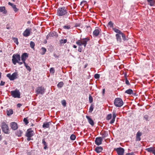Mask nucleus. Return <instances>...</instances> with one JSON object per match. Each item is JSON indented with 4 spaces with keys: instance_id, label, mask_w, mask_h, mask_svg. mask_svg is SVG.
Masks as SVG:
<instances>
[{
    "instance_id": "nucleus-1",
    "label": "nucleus",
    "mask_w": 155,
    "mask_h": 155,
    "mask_svg": "<svg viewBox=\"0 0 155 155\" xmlns=\"http://www.w3.org/2000/svg\"><path fill=\"white\" fill-rule=\"evenodd\" d=\"M68 14L67 8L63 6L60 7L57 9V15L59 16H63Z\"/></svg>"
},
{
    "instance_id": "nucleus-2",
    "label": "nucleus",
    "mask_w": 155,
    "mask_h": 155,
    "mask_svg": "<svg viewBox=\"0 0 155 155\" xmlns=\"http://www.w3.org/2000/svg\"><path fill=\"white\" fill-rule=\"evenodd\" d=\"M90 40L89 38L87 37L78 40L76 42L78 46L84 45V48L86 47L87 43Z\"/></svg>"
},
{
    "instance_id": "nucleus-3",
    "label": "nucleus",
    "mask_w": 155,
    "mask_h": 155,
    "mask_svg": "<svg viewBox=\"0 0 155 155\" xmlns=\"http://www.w3.org/2000/svg\"><path fill=\"white\" fill-rule=\"evenodd\" d=\"M118 155H124V150L123 148L121 147L117 148L115 149ZM133 152L128 153H126L125 155H134Z\"/></svg>"
},
{
    "instance_id": "nucleus-4",
    "label": "nucleus",
    "mask_w": 155,
    "mask_h": 155,
    "mask_svg": "<svg viewBox=\"0 0 155 155\" xmlns=\"http://www.w3.org/2000/svg\"><path fill=\"white\" fill-rule=\"evenodd\" d=\"M1 128L2 131L5 134H9L10 133L8 125L5 122H3L1 124Z\"/></svg>"
},
{
    "instance_id": "nucleus-5",
    "label": "nucleus",
    "mask_w": 155,
    "mask_h": 155,
    "mask_svg": "<svg viewBox=\"0 0 155 155\" xmlns=\"http://www.w3.org/2000/svg\"><path fill=\"white\" fill-rule=\"evenodd\" d=\"M34 134V131L32 130L31 128L28 129L26 132L25 136L28 138L27 140L28 141L30 140L31 139V137H32Z\"/></svg>"
},
{
    "instance_id": "nucleus-6",
    "label": "nucleus",
    "mask_w": 155,
    "mask_h": 155,
    "mask_svg": "<svg viewBox=\"0 0 155 155\" xmlns=\"http://www.w3.org/2000/svg\"><path fill=\"white\" fill-rule=\"evenodd\" d=\"M12 58V61L13 63L15 65L16 64L18 61H21V57L18 54H14Z\"/></svg>"
},
{
    "instance_id": "nucleus-7",
    "label": "nucleus",
    "mask_w": 155,
    "mask_h": 155,
    "mask_svg": "<svg viewBox=\"0 0 155 155\" xmlns=\"http://www.w3.org/2000/svg\"><path fill=\"white\" fill-rule=\"evenodd\" d=\"M123 103L122 99L120 98H117L115 99L114 104L117 107H121L123 105Z\"/></svg>"
},
{
    "instance_id": "nucleus-8",
    "label": "nucleus",
    "mask_w": 155,
    "mask_h": 155,
    "mask_svg": "<svg viewBox=\"0 0 155 155\" xmlns=\"http://www.w3.org/2000/svg\"><path fill=\"white\" fill-rule=\"evenodd\" d=\"M11 92V95L14 98H20V92L17 89L15 91H12Z\"/></svg>"
},
{
    "instance_id": "nucleus-9",
    "label": "nucleus",
    "mask_w": 155,
    "mask_h": 155,
    "mask_svg": "<svg viewBox=\"0 0 155 155\" xmlns=\"http://www.w3.org/2000/svg\"><path fill=\"white\" fill-rule=\"evenodd\" d=\"M45 89L42 86L38 87L35 89L36 93L38 94H43L45 93Z\"/></svg>"
},
{
    "instance_id": "nucleus-10",
    "label": "nucleus",
    "mask_w": 155,
    "mask_h": 155,
    "mask_svg": "<svg viewBox=\"0 0 155 155\" xmlns=\"http://www.w3.org/2000/svg\"><path fill=\"white\" fill-rule=\"evenodd\" d=\"M17 73L15 72L13 73L12 75L10 74H8L7 75V76L10 80L12 81L17 78Z\"/></svg>"
},
{
    "instance_id": "nucleus-11",
    "label": "nucleus",
    "mask_w": 155,
    "mask_h": 155,
    "mask_svg": "<svg viewBox=\"0 0 155 155\" xmlns=\"http://www.w3.org/2000/svg\"><path fill=\"white\" fill-rule=\"evenodd\" d=\"M31 31V28H26L23 34V36L25 37L29 36L30 35Z\"/></svg>"
},
{
    "instance_id": "nucleus-12",
    "label": "nucleus",
    "mask_w": 155,
    "mask_h": 155,
    "mask_svg": "<svg viewBox=\"0 0 155 155\" xmlns=\"http://www.w3.org/2000/svg\"><path fill=\"white\" fill-rule=\"evenodd\" d=\"M103 139L101 137H97L96 138L95 143L97 145H99L101 144Z\"/></svg>"
},
{
    "instance_id": "nucleus-13",
    "label": "nucleus",
    "mask_w": 155,
    "mask_h": 155,
    "mask_svg": "<svg viewBox=\"0 0 155 155\" xmlns=\"http://www.w3.org/2000/svg\"><path fill=\"white\" fill-rule=\"evenodd\" d=\"M28 57V54L26 53H23L21 56V60L22 61H23L24 63H25V61L26 58Z\"/></svg>"
},
{
    "instance_id": "nucleus-14",
    "label": "nucleus",
    "mask_w": 155,
    "mask_h": 155,
    "mask_svg": "<svg viewBox=\"0 0 155 155\" xmlns=\"http://www.w3.org/2000/svg\"><path fill=\"white\" fill-rule=\"evenodd\" d=\"M10 126L12 130H15L18 128V126L17 124L14 122H12L10 124Z\"/></svg>"
},
{
    "instance_id": "nucleus-15",
    "label": "nucleus",
    "mask_w": 155,
    "mask_h": 155,
    "mask_svg": "<svg viewBox=\"0 0 155 155\" xmlns=\"http://www.w3.org/2000/svg\"><path fill=\"white\" fill-rule=\"evenodd\" d=\"M8 5L12 7L15 12H17L18 11V9L16 8V5L15 4L12 3L10 2H9L8 3Z\"/></svg>"
},
{
    "instance_id": "nucleus-16",
    "label": "nucleus",
    "mask_w": 155,
    "mask_h": 155,
    "mask_svg": "<svg viewBox=\"0 0 155 155\" xmlns=\"http://www.w3.org/2000/svg\"><path fill=\"white\" fill-rule=\"evenodd\" d=\"M142 133L141 132L138 131L137 134L136 138V141H140L141 140L140 136L142 135Z\"/></svg>"
},
{
    "instance_id": "nucleus-17",
    "label": "nucleus",
    "mask_w": 155,
    "mask_h": 155,
    "mask_svg": "<svg viewBox=\"0 0 155 155\" xmlns=\"http://www.w3.org/2000/svg\"><path fill=\"white\" fill-rule=\"evenodd\" d=\"M113 118L110 122V124H113L115 121V119L116 117V114L115 111H113L112 112Z\"/></svg>"
},
{
    "instance_id": "nucleus-18",
    "label": "nucleus",
    "mask_w": 155,
    "mask_h": 155,
    "mask_svg": "<svg viewBox=\"0 0 155 155\" xmlns=\"http://www.w3.org/2000/svg\"><path fill=\"white\" fill-rule=\"evenodd\" d=\"M86 118L87 119L89 123L92 126H93L94 124V122L92 119L89 116H86Z\"/></svg>"
},
{
    "instance_id": "nucleus-19",
    "label": "nucleus",
    "mask_w": 155,
    "mask_h": 155,
    "mask_svg": "<svg viewBox=\"0 0 155 155\" xmlns=\"http://www.w3.org/2000/svg\"><path fill=\"white\" fill-rule=\"evenodd\" d=\"M56 33L55 32H50L47 36L46 38L48 39L49 37H53L54 36H56Z\"/></svg>"
},
{
    "instance_id": "nucleus-20",
    "label": "nucleus",
    "mask_w": 155,
    "mask_h": 155,
    "mask_svg": "<svg viewBox=\"0 0 155 155\" xmlns=\"http://www.w3.org/2000/svg\"><path fill=\"white\" fill-rule=\"evenodd\" d=\"M0 12L4 14H6L7 13V11L5 6L0 7Z\"/></svg>"
},
{
    "instance_id": "nucleus-21",
    "label": "nucleus",
    "mask_w": 155,
    "mask_h": 155,
    "mask_svg": "<svg viewBox=\"0 0 155 155\" xmlns=\"http://www.w3.org/2000/svg\"><path fill=\"white\" fill-rule=\"evenodd\" d=\"M100 30V29H95L93 32L94 35L96 37L98 36L99 34Z\"/></svg>"
},
{
    "instance_id": "nucleus-22",
    "label": "nucleus",
    "mask_w": 155,
    "mask_h": 155,
    "mask_svg": "<svg viewBox=\"0 0 155 155\" xmlns=\"http://www.w3.org/2000/svg\"><path fill=\"white\" fill-rule=\"evenodd\" d=\"M23 132L21 130H18L15 132L16 135L19 137L21 136Z\"/></svg>"
},
{
    "instance_id": "nucleus-23",
    "label": "nucleus",
    "mask_w": 155,
    "mask_h": 155,
    "mask_svg": "<svg viewBox=\"0 0 155 155\" xmlns=\"http://www.w3.org/2000/svg\"><path fill=\"white\" fill-rule=\"evenodd\" d=\"M103 149V148L101 147H97L95 149V151L97 153H99L102 152Z\"/></svg>"
},
{
    "instance_id": "nucleus-24",
    "label": "nucleus",
    "mask_w": 155,
    "mask_h": 155,
    "mask_svg": "<svg viewBox=\"0 0 155 155\" xmlns=\"http://www.w3.org/2000/svg\"><path fill=\"white\" fill-rule=\"evenodd\" d=\"M154 147H150L145 149V150L149 152H152L153 153L155 151Z\"/></svg>"
},
{
    "instance_id": "nucleus-25",
    "label": "nucleus",
    "mask_w": 155,
    "mask_h": 155,
    "mask_svg": "<svg viewBox=\"0 0 155 155\" xmlns=\"http://www.w3.org/2000/svg\"><path fill=\"white\" fill-rule=\"evenodd\" d=\"M50 122H46V123H43V124L42 126L44 128H48L49 127L50 124Z\"/></svg>"
},
{
    "instance_id": "nucleus-26",
    "label": "nucleus",
    "mask_w": 155,
    "mask_h": 155,
    "mask_svg": "<svg viewBox=\"0 0 155 155\" xmlns=\"http://www.w3.org/2000/svg\"><path fill=\"white\" fill-rule=\"evenodd\" d=\"M148 4L151 6H153L154 5V2L153 0H147Z\"/></svg>"
},
{
    "instance_id": "nucleus-27",
    "label": "nucleus",
    "mask_w": 155,
    "mask_h": 155,
    "mask_svg": "<svg viewBox=\"0 0 155 155\" xmlns=\"http://www.w3.org/2000/svg\"><path fill=\"white\" fill-rule=\"evenodd\" d=\"M119 34H117L116 35V37L118 41L120 42L121 41V39L120 36L119 35Z\"/></svg>"
},
{
    "instance_id": "nucleus-28",
    "label": "nucleus",
    "mask_w": 155,
    "mask_h": 155,
    "mask_svg": "<svg viewBox=\"0 0 155 155\" xmlns=\"http://www.w3.org/2000/svg\"><path fill=\"white\" fill-rule=\"evenodd\" d=\"M125 93L130 95L133 94V90L131 89H129L126 91Z\"/></svg>"
},
{
    "instance_id": "nucleus-29",
    "label": "nucleus",
    "mask_w": 155,
    "mask_h": 155,
    "mask_svg": "<svg viewBox=\"0 0 155 155\" xmlns=\"http://www.w3.org/2000/svg\"><path fill=\"white\" fill-rule=\"evenodd\" d=\"M42 143L44 145V149H46L47 148V145L46 142L45 141V139H43L42 140Z\"/></svg>"
},
{
    "instance_id": "nucleus-30",
    "label": "nucleus",
    "mask_w": 155,
    "mask_h": 155,
    "mask_svg": "<svg viewBox=\"0 0 155 155\" xmlns=\"http://www.w3.org/2000/svg\"><path fill=\"white\" fill-rule=\"evenodd\" d=\"M7 114L8 116H10L13 114V111L12 109L7 110Z\"/></svg>"
},
{
    "instance_id": "nucleus-31",
    "label": "nucleus",
    "mask_w": 155,
    "mask_h": 155,
    "mask_svg": "<svg viewBox=\"0 0 155 155\" xmlns=\"http://www.w3.org/2000/svg\"><path fill=\"white\" fill-rule=\"evenodd\" d=\"M24 64L25 66L27 69L30 72L31 70V68L30 67V66H28V64H26V63H24Z\"/></svg>"
},
{
    "instance_id": "nucleus-32",
    "label": "nucleus",
    "mask_w": 155,
    "mask_h": 155,
    "mask_svg": "<svg viewBox=\"0 0 155 155\" xmlns=\"http://www.w3.org/2000/svg\"><path fill=\"white\" fill-rule=\"evenodd\" d=\"M113 30L115 32L118 33V34H120L122 32L120 31L115 28H113Z\"/></svg>"
},
{
    "instance_id": "nucleus-33",
    "label": "nucleus",
    "mask_w": 155,
    "mask_h": 155,
    "mask_svg": "<svg viewBox=\"0 0 155 155\" xmlns=\"http://www.w3.org/2000/svg\"><path fill=\"white\" fill-rule=\"evenodd\" d=\"M64 85V83L63 82L61 81L59 83L57 84V86L58 88L62 87Z\"/></svg>"
},
{
    "instance_id": "nucleus-34",
    "label": "nucleus",
    "mask_w": 155,
    "mask_h": 155,
    "mask_svg": "<svg viewBox=\"0 0 155 155\" xmlns=\"http://www.w3.org/2000/svg\"><path fill=\"white\" fill-rule=\"evenodd\" d=\"M12 39L15 43L17 45H18V39L17 38L12 37Z\"/></svg>"
},
{
    "instance_id": "nucleus-35",
    "label": "nucleus",
    "mask_w": 155,
    "mask_h": 155,
    "mask_svg": "<svg viewBox=\"0 0 155 155\" xmlns=\"http://www.w3.org/2000/svg\"><path fill=\"white\" fill-rule=\"evenodd\" d=\"M76 138V136L73 134H72V135H71L70 137V138L71 140H74Z\"/></svg>"
},
{
    "instance_id": "nucleus-36",
    "label": "nucleus",
    "mask_w": 155,
    "mask_h": 155,
    "mask_svg": "<svg viewBox=\"0 0 155 155\" xmlns=\"http://www.w3.org/2000/svg\"><path fill=\"white\" fill-rule=\"evenodd\" d=\"M42 50V52L41 54L42 55L45 54L46 51V49L44 47H42L41 48Z\"/></svg>"
},
{
    "instance_id": "nucleus-37",
    "label": "nucleus",
    "mask_w": 155,
    "mask_h": 155,
    "mask_svg": "<svg viewBox=\"0 0 155 155\" xmlns=\"http://www.w3.org/2000/svg\"><path fill=\"white\" fill-rule=\"evenodd\" d=\"M30 46L32 48H33L35 46L34 42L32 41H31L30 43Z\"/></svg>"
},
{
    "instance_id": "nucleus-38",
    "label": "nucleus",
    "mask_w": 155,
    "mask_h": 155,
    "mask_svg": "<svg viewBox=\"0 0 155 155\" xmlns=\"http://www.w3.org/2000/svg\"><path fill=\"white\" fill-rule=\"evenodd\" d=\"M120 35H121L123 40L125 41L127 40V39L126 38L125 35L123 33H122V32Z\"/></svg>"
},
{
    "instance_id": "nucleus-39",
    "label": "nucleus",
    "mask_w": 155,
    "mask_h": 155,
    "mask_svg": "<svg viewBox=\"0 0 155 155\" xmlns=\"http://www.w3.org/2000/svg\"><path fill=\"white\" fill-rule=\"evenodd\" d=\"M67 41V40L66 39H64V40L61 39L60 40V42L61 44H63V43L65 44L66 43Z\"/></svg>"
},
{
    "instance_id": "nucleus-40",
    "label": "nucleus",
    "mask_w": 155,
    "mask_h": 155,
    "mask_svg": "<svg viewBox=\"0 0 155 155\" xmlns=\"http://www.w3.org/2000/svg\"><path fill=\"white\" fill-rule=\"evenodd\" d=\"M108 25L110 27L113 28L114 27V23L111 21L109 22Z\"/></svg>"
},
{
    "instance_id": "nucleus-41",
    "label": "nucleus",
    "mask_w": 155,
    "mask_h": 155,
    "mask_svg": "<svg viewBox=\"0 0 155 155\" xmlns=\"http://www.w3.org/2000/svg\"><path fill=\"white\" fill-rule=\"evenodd\" d=\"M93 99L91 95L90 94L89 97V101L90 103H91L93 101Z\"/></svg>"
},
{
    "instance_id": "nucleus-42",
    "label": "nucleus",
    "mask_w": 155,
    "mask_h": 155,
    "mask_svg": "<svg viewBox=\"0 0 155 155\" xmlns=\"http://www.w3.org/2000/svg\"><path fill=\"white\" fill-rule=\"evenodd\" d=\"M112 117V114H108L106 117L107 120H110Z\"/></svg>"
},
{
    "instance_id": "nucleus-43",
    "label": "nucleus",
    "mask_w": 155,
    "mask_h": 155,
    "mask_svg": "<svg viewBox=\"0 0 155 155\" xmlns=\"http://www.w3.org/2000/svg\"><path fill=\"white\" fill-rule=\"evenodd\" d=\"M61 103L65 107L66 106V101L65 100H63V101H62L61 102Z\"/></svg>"
},
{
    "instance_id": "nucleus-44",
    "label": "nucleus",
    "mask_w": 155,
    "mask_h": 155,
    "mask_svg": "<svg viewBox=\"0 0 155 155\" xmlns=\"http://www.w3.org/2000/svg\"><path fill=\"white\" fill-rule=\"evenodd\" d=\"M70 25H64L63 27L64 29H69L70 28Z\"/></svg>"
},
{
    "instance_id": "nucleus-45",
    "label": "nucleus",
    "mask_w": 155,
    "mask_h": 155,
    "mask_svg": "<svg viewBox=\"0 0 155 155\" xmlns=\"http://www.w3.org/2000/svg\"><path fill=\"white\" fill-rule=\"evenodd\" d=\"M55 72L54 68H51L50 69V72L52 73L53 74H54Z\"/></svg>"
},
{
    "instance_id": "nucleus-46",
    "label": "nucleus",
    "mask_w": 155,
    "mask_h": 155,
    "mask_svg": "<svg viewBox=\"0 0 155 155\" xmlns=\"http://www.w3.org/2000/svg\"><path fill=\"white\" fill-rule=\"evenodd\" d=\"M94 77L96 79H98L100 78V75L98 74H96L94 75Z\"/></svg>"
},
{
    "instance_id": "nucleus-47",
    "label": "nucleus",
    "mask_w": 155,
    "mask_h": 155,
    "mask_svg": "<svg viewBox=\"0 0 155 155\" xmlns=\"http://www.w3.org/2000/svg\"><path fill=\"white\" fill-rule=\"evenodd\" d=\"M81 24L80 23H76L75 24L74 27H79L81 26Z\"/></svg>"
},
{
    "instance_id": "nucleus-48",
    "label": "nucleus",
    "mask_w": 155,
    "mask_h": 155,
    "mask_svg": "<svg viewBox=\"0 0 155 155\" xmlns=\"http://www.w3.org/2000/svg\"><path fill=\"white\" fill-rule=\"evenodd\" d=\"M23 121L26 124H28L29 123L28 120L26 118H24L23 120Z\"/></svg>"
},
{
    "instance_id": "nucleus-49",
    "label": "nucleus",
    "mask_w": 155,
    "mask_h": 155,
    "mask_svg": "<svg viewBox=\"0 0 155 155\" xmlns=\"http://www.w3.org/2000/svg\"><path fill=\"white\" fill-rule=\"evenodd\" d=\"M93 109H94L93 106L92 105V104H91L90 107L89 111L91 112L93 110Z\"/></svg>"
},
{
    "instance_id": "nucleus-50",
    "label": "nucleus",
    "mask_w": 155,
    "mask_h": 155,
    "mask_svg": "<svg viewBox=\"0 0 155 155\" xmlns=\"http://www.w3.org/2000/svg\"><path fill=\"white\" fill-rule=\"evenodd\" d=\"M86 3H87L86 1H83L81 2L80 5H83L82 4H84L83 5H84L85 4H86Z\"/></svg>"
},
{
    "instance_id": "nucleus-51",
    "label": "nucleus",
    "mask_w": 155,
    "mask_h": 155,
    "mask_svg": "<svg viewBox=\"0 0 155 155\" xmlns=\"http://www.w3.org/2000/svg\"><path fill=\"white\" fill-rule=\"evenodd\" d=\"M125 83L127 85H130V83L129 82V81L127 79V78H126V79Z\"/></svg>"
},
{
    "instance_id": "nucleus-52",
    "label": "nucleus",
    "mask_w": 155,
    "mask_h": 155,
    "mask_svg": "<svg viewBox=\"0 0 155 155\" xmlns=\"http://www.w3.org/2000/svg\"><path fill=\"white\" fill-rule=\"evenodd\" d=\"M83 50V48L82 47H79L78 49V51L80 52H81Z\"/></svg>"
},
{
    "instance_id": "nucleus-53",
    "label": "nucleus",
    "mask_w": 155,
    "mask_h": 155,
    "mask_svg": "<svg viewBox=\"0 0 155 155\" xmlns=\"http://www.w3.org/2000/svg\"><path fill=\"white\" fill-rule=\"evenodd\" d=\"M5 82H4L2 81H1L0 83V85L1 86H3L5 84Z\"/></svg>"
},
{
    "instance_id": "nucleus-54",
    "label": "nucleus",
    "mask_w": 155,
    "mask_h": 155,
    "mask_svg": "<svg viewBox=\"0 0 155 155\" xmlns=\"http://www.w3.org/2000/svg\"><path fill=\"white\" fill-rule=\"evenodd\" d=\"M20 61H18V62H17V63H18L19 65H20L23 64H24L23 61H22V62H20Z\"/></svg>"
},
{
    "instance_id": "nucleus-55",
    "label": "nucleus",
    "mask_w": 155,
    "mask_h": 155,
    "mask_svg": "<svg viewBox=\"0 0 155 155\" xmlns=\"http://www.w3.org/2000/svg\"><path fill=\"white\" fill-rule=\"evenodd\" d=\"M144 118L146 120H148V117L147 115H145L144 117Z\"/></svg>"
},
{
    "instance_id": "nucleus-56",
    "label": "nucleus",
    "mask_w": 155,
    "mask_h": 155,
    "mask_svg": "<svg viewBox=\"0 0 155 155\" xmlns=\"http://www.w3.org/2000/svg\"><path fill=\"white\" fill-rule=\"evenodd\" d=\"M22 106V104H18L17 105V107H20Z\"/></svg>"
},
{
    "instance_id": "nucleus-57",
    "label": "nucleus",
    "mask_w": 155,
    "mask_h": 155,
    "mask_svg": "<svg viewBox=\"0 0 155 155\" xmlns=\"http://www.w3.org/2000/svg\"><path fill=\"white\" fill-rule=\"evenodd\" d=\"M105 89H104L103 90V91H102V94H103V95H104V94H105Z\"/></svg>"
},
{
    "instance_id": "nucleus-58",
    "label": "nucleus",
    "mask_w": 155,
    "mask_h": 155,
    "mask_svg": "<svg viewBox=\"0 0 155 155\" xmlns=\"http://www.w3.org/2000/svg\"><path fill=\"white\" fill-rule=\"evenodd\" d=\"M73 47L74 48H76L77 47V46L76 45H74L73 46Z\"/></svg>"
},
{
    "instance_id": "nucleus-59",
    "label": "nucleus",
    "mask_w": 155,
    "mask_h": 155,
    "mask_svg": "<svg viewBox=\"0 0 155 155\" xmlns=\"http://www.w3.org/2000/svg\"><path fill=\"white\" fill-rule=\"evenodd\" d=\"M2 139V136H1V135H0V141Z\"/></svg>"
},
{
    "instance_id": "nucleus-60",
    "label": "nucleus",
    "mask_w": 155,
    "mask_h": 155,
    "mask_svg": "<svg viewBox=\"0 0 155 155\" xmlns=\"http://www.w3.org/2000/svg\"><path fill=\"white\" fill-rule=\"evenodd\" d=\"M1 74H2V73L1 72H0V79L1 78Z\"/></svg>"
},
{
    "instance_id": "nucleus-61",
    "label": "nucleus",
    "mask_w": 155,
    "mask_h": 155,
    "mask_svg": "<svg viewBox=\"0 0 155 155\" xmlns=\"http://www.w3.org/2000/svg\"><path fill=\"white\" fill-rule=\"evenodd\" d=\"M87 64H85L84 66V68H86L87 67Z\"/></svg>"
},
{
    "instance_id": "nucleus-62",
    "label": "nucleus",
    "mask_w": 155,
    "mask_h": 155,
    "mask_svg": "<svg viewBox=\"0 0 155 155\" xmlns=\"http://www.w3.org/2000/svg\"><path fill=\"white\" fill-rule=\"evenodd\" d=\"M153 153L154 154V155H155V151H154L153 152Z\"/></svg>"
},
{
    "instance_id": "nucleus-63",
    "label": "nucleus",
    "mask_w": 155,
    "mask_h": 155,
    "mask_svg": "<svg viewBox=\"0 0 155 155\" xmlns=\"http://www.w3.org/2000/svg\"><path fill=\"white\" fill-rule=\"evenodd\" d=\"M87 28H89V27H90L89 26H87Z\"/></svg>"
},
{
    "instance_id": "nucleus-64",
    "label": "nucleus",
    "mask_w": 155,
    "mask_h": 155,
    "mask_svg": "<svg viewBox=\"0 0 155 155\" xmlns=\"http://www.w3.org/2000/svg\"><path fill=\"white\" fill-rule=\"evenodd\" d=\"M103 137H105V136H104V135H103Z\"/></svg>"
}]
</instances>
